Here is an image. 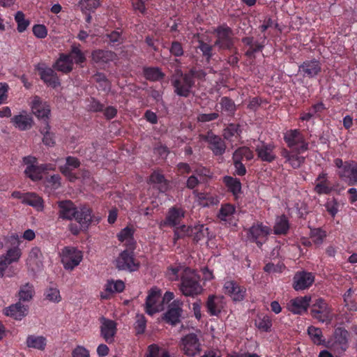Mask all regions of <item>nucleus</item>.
<instances>
[{"mask_svg":"<svg viewBox=\"0 0 357 357\" xmlns=\"http://www.w3.org/2000/svg\"><path fill=\"white\" fill-rule=\"evenodd\" d=\"M193 231H194L193 228H192L190 227H187L184 225H182L179 227H176V228L174 229V243L179 238H182L185 236H192Z\"/></svg>","mask_w":357,"mask_h":357,"instance_id":"obj_31","label":"nucleus"},{"mask_svg":"<svg viewBox=\"0 0 357 357\" xmlns=\"http://www.w3.org/2000/svg\"><path fill=\"white\" fill-rule=\"evenodd\" d=\"M132 236V230L128 227L124 228L118 234V238L120 241L123 242L126 239L131 238Z\"/></svg>","mask_w":357,"mask_h":357,"instance_id":"obj_55","label":"nucleus"},{"mask_svg":"<svg viewBox=\"0 0 357 357\" xmlns=\"http://www.w3.org/2000/svg\"><path fill=\"white\" fill-rule=\"evenodd\" d=\"M308 334L312 338L314 342L317 344H321V337L322 336L321 331L318 328L313 326H310L308 328L307 330Z\"/></svg>","mask_w":357,"mask_h":357,"instance_id":"obj_44","label":"nucleus"},{"mask_svg":"<svg viewBox=\"0 0 357 357\" xmlns=\"http://www.w3.org/2000/svg\"><path fill=\"white\" fill-rule=\"evenodd\" d=\"M22 202L36 208L39 211H43L44 207L43 199L35 193L26 194L23 197Z\"/></svg>","mask_w":357,"mask_h":357,"instance_id":"obj_22","label":"nucleus"},{"mask_svg":"<svg viewBox=\"0 0 357 357\" xmlns=\"http://www.w3.org/2000/svg\"><path fill=\"white\" fill-rule=\"evenodd\" d=\"M301 151L302 150L301 149H297V151H295L294 153L291 154V155L289 158H288V160H286V162H289V164L293 168L299 167L305 160V157L298 155V154L300 153Z\"/></svg>","mask_w":357,"mask_h":357,"instance_id":"obj_35","label":"nucleus"},{"mask_svg":"<svg viewBox=\"0 0 357 357\" xmlns=\"http://www.w3.org/2000/svg\"><path fill=\"white\" fill-rule=\"evenodd\" d=\"M32 113L39 119H43L44 121L47 123V119H48V116L50 113V109L49 106L43 104L40 100L38 97H35L32 107H31Z\"/></svg>","mask_w":357,"mask_h":357,"instance_id":"obj_14","label":"nucleus"},{"mask_svg":"<svg viewBox=\"0 0 357 357\" xmlns=\"http://www.w3.org/2000/svg\"><path fill=\"white\" fill-rule=\"evenodd\" d=\"M314 280V278L311 273H297L294 277V288L296 291L305 289L310 287Z\"/></svg>","mask_w":357,"mask_h":357,"instance_id":"obj_13","label":"nucleus"},{"mask_svg":"<svg viewBox=\"0 0 357 357\" xmlns=\"http://www.w3.org/2000/svg\"><path fill=\"white\" fill-rule=\"evenodd\" d=\"M27 306L22 305L20 301L10 305L4 310L6 316H10L15 319H21L26 314Z\"/></svg>","mask_w":357,"mask_h":357,"instance_id":"obj_18","label":"nucleus"},{"mask_svg":"<svg viewBox=\"0 0 357 357\" xmlns=\"http://www.w3.org/2000/svg\"><path fill=\"white\" fill-rule=\"evenodd\" d=\"M199 48L203 54L208 56V59L211 56L212 46L204 42H200Z\"/></svg>","mask_w":357,"mask_h":357,"instance_id":"obj_60","label":"nucleus"},{"mask_svg":"<svg viewBox=\"0 0 357 357\" xmlns=\"http://www.w3.org/2000/svg\"><path fill=\"white\" fill-rule=\"evenodd\" d=\"M325 181H321L320 183H317L314 188V190L318 194H328L331 189L325 185Z\"/></svg>","mask_w":357,"mask_h":357,"instance_id":"obj_57","label":"nucleus"},{"mask_svg":"<svg viewBox=\"0 0 357 357\" xmlns=\"http://www.w3.org/2000/svg\"><path fill=\"white\" fill-rule=\"evenodd\" d=\"M117 110L113 107H108L105 109L104 114L107 119H110L114 117L116 114Z\"/></svg>","mask_w":357,"mask_h":357,"instance_id":"obj_64","label":"nucleus"},{"mask_svg":"<svg viewBox=\"0 0 357 357\" xmlns=\"http://www.w3.org/2000/svg\"><path fill=\"white\" fill-rule=\"evenodd\" d=\"M215 31L218 39L214 45H218L223 49H231L233 47L232 30L229 27L219 26Z\"/></svg>","mask_w":357,"mask_h":357,"instance_id":"obj_9","label":"nucleus"},{"mask_svg":"<svg viewBox=\"0 0 357 357\" xmlns=\"http://www.w3.org/2000/svg\"><path fill=\"white\" fill-rule=\"evenodd\" d=\"M181 309L178 307L172 306L167 312L164 314V319L171 323L172 325H175L180 321L179 317L181 316Z\"/></svg>","mask_w":357,"mask_h":357,"instance_id":"obj_27","label":"nucleus"},{"mask_svg":"<svg viewBox=\"0 0 357 357\" xmlns=\"http://www.w3.org/2000/svg\"><path fill=\"white\" fill-rule=\"evenodd\" d=\"M144 75L147 79L155 81L162 79L164 74L159 68H150L144 70Z\"/></svg>","mask_w":357,"mask_h":357,"instance_id":"obj_36","label":"nucleus"},{"mask_svg":"<svg viewBox=\"0 0 357 357\" xmlns=\"http://www.w3.org/2000/svg\"><path fill=\"white\" fill-rule=\"evenodd\" d=\"M170 52L175 56H180L183 55V50L181 44L178 41L172 42Z\"/></svg>","mask_w":357,"mask_h":357,"instance_id":"obj_51","label":"nucleus"},{"mask_svg":"<svg viewBox=\"0 0 357 357\" xmlns=\"http://www.w3.org/2000/svg\"><path fill=\"white\" fill-rule=\"evenodd\" d=\"M311 314L313 317L317 319L319 321L324 322L325 321L328 320L330 321L331 319L329 318V311L328 310H320L312 308L311 310Z\"/></svg>","mask_w":357,"mask_h":357,"instance_id":"obj_40","label":"nucleus"},{"mask_svg":"<svg viewBox=\"0 0 357 357\" xmlns=\"http://www.w3.org/2000/svg\"><path fill=\"white\" fill-rule=\"evenodd\" d=\"M36 69L40 73V79L47 85L56 88L60 85V82L56 73L51 68H43L38 64Z\"/></svg>","mask_w":357,"mask_h":357,"instance_id":"obj_11","label":"nucleus"},{"mask_svg":"<svg viewBox=\"0 0 357 357\" xmlns=\"http://www.w3.org/2000/svg\"><path fill=\"white\" fill-rule=\"evenodd\" d=\"M326 236L325 231H322L319 228L310 229V237L316 244L319 245L322 243L323 239Z\"/></svg>","mask_w":357,"mask_h":357,"instance_id":"obj_42","label":"nucleus"},{"mask_svg":"<svg viewBox=\"0 0 357 357\" xmlns=\"http://www.w3.org/2000/svg\"><path fill=\"white\" fill-rule=\"evenodd\" d=\"M11 120L15 126L22 130L29 129L33 123V120L31 117L23 114L15 116Z\"/></svg>","mask_w":357,"mask_h":357,"instance_id":"obj_25","label":"nucleus"},{"mask_svg":"<svg viewBox=\"0 0 357 357\" xmlns=\"http://www.w3.org/2000/svg\"><path fill=\"white\" fill-rule=\"evenodd\" d=\"M21 255L20 250L17 248L10 249L7 251L6 255L1 256V258H5L7 264H10L12 262L17 261Z\"/></svg>","mask_w":357,"mask_h":357,"instance_id":"obj_37","label":"nucleus"},{"mask_svg":"<svg viewBox=\"0 0 357 357\" xmlns=\"http://www.w3.org/2000/svg\"><path fill=\"white\" fill-rule=\"evenodd\" d=\"M53 68L64 73H68L73 70V61L70 56L61 54L53 65Z\"/></svg>","mask_w":357,"mask_h":357,"instance_id":"obj_19","label":"nucleus"},{"mask_svg":"<svg viewBox=\"0 0 357 357\" xmlns=\"http://www.w3.org/2000/svg\"><path fill=\"white\" fill-rule=\"evenodd\" d=\"M224 181L234 195L241 192V184L238 179L234 178L231 176H225L224 178Z\"/></svg>","mask_w":357,"mask_h":357,"instance_id":"obj_34","label":"nucleus"},{"mask_svg":"<svg viewBox=\"0 0 357 357\" xmlns=\"http://www.w3.org/2000/svg\"><path fill=\"white\" fill-rule=\"evenodd\" d=\"M73 357H89V352L84 347L77 346L72 352Z\"/></svg>","mask_w":357,"mask_h":357,"instance_id":"obj_53","label":"nucleus"},{"mask_svg":"<svg viewBox=\"0 0 357 357\" xmlns=\"http://www.w3.org/2000/svg\"><path fill=\"white\" fill-rule=\"evenodd\" d=\"M46 169V165H29L24 173L33 181H37L41 178L40 174Z\"/></svg>","mask_w":357,"mask_h":357,"instance_id":"obj_28","label":"nucleus"},{"mask_svg":"<svg viewBox=\"0 0 357 357\" xmlns=\"http://www.w3.org/2000/svg\"><path fill=\"white\" fill-rule=\"evenodd\" d=\"M82 259V252L74 248L66 247L62 250V263L66 269L73 270Z\"/></svg>","mask_w":357,"mask_h":357,"instance_id":"obj_6","label":"nucleus"},{"mask_svg":"<svg viewBox=\"0 0 357 357\" xmlns=\"http://www.w3.org/2000/svg\"><path fill=\"white\" fill-rule=\"evenodd\" d=\"M116 54L109 50H96L92 53V60L97 63H105L113 61Z\"/></svg>","mask_w":357,"mask_h":357,"instance_id":"obj_20","label":"nucleus"},{"mask_svg":"<svg viewBox=\"0 0 357 357\" xmlns=\"http://www.w3.org/2000/svg\"><path fill=\"white\" fill-rule=\"evenodd\" d=\"M235 134L238 135V125L231 124L224 130L223 136L225 139H229Z\"/></svg>","mask_w":357,"mask_h":357,"instance_id":"obj_49","label":"nucleus"},{"mask_svg":"<svg viewBox=\"0 0 357 357\" xmlns=\"http://www.w3.org/2000/svg\"><path fill=\"white\" fill-rule=\"evenodd\" d=\"M320 70L321 67L317 61H305L299 66V72L303 77H312L317 75Z\"/></svg>","mask_w":357,"mask_h":357,"instance_id":"obj_17","label":"nucleus"},{"mask_svg":"<svg viewBox=\"0 0 357 357\" xmlns=\"http://www.w3.org/2000/svg\"><path fill=\"white\" fill-rule=\"evenodd\" d=\"M34 294L33 286L27 282L20 287L18 293L20 301H29L32 299Z\"/></svg>","mask_w":357,"mask_h":357,"instance_id":"obj_29","label":"nucleus"},{"mask_svg":"<svg viewBox=\"0 0 357 357\" xmlns=\"http://www.w3.org/2000/svg\"><path fill=\"white\" fill-rule=\"evenodd\" d=\"M125 285L121 280H117L115 282H109L107 285L106 290L109 292H121L123 291Z\"/></svg>","mask_w":357,"mask_h":357,"instance_id":"obj_45","label":"nucleus"},{"mask_svg":"<svg viewBox=\"0 0 357 357\" xmlns=\"http://www.w3.org/2000/svg\"><path fill=\"white\" fill-rule=\"evenodd\" d=\"M250 232L253 238H257L261 236H266L268 234V229L262 225H257L250 228Z\"/></svg>","mask_w":357,"mask_h":357,"instance_id":"obj_41","label":"nucleus"},{"mask_svg":"<svg viewBox=\"0 0 357 357\" xmlns=\"http://www.w3.org/2000/svg\"><path fill=\"white\" fill-rule=\"evenodd\" d=\"M220 105L222 109L229 113H233L235 110V105L234 102L227 97H224L221 99Z\"/></svg>","mask_w":357,"mask_h":357,"instance_id":"obj_46","label":"nucleus"},{"mask_svg":"<svg viewBox=\"0 0 357 357\" xmlns=\"http://www.w3.org/2000/svg\"><path fill=\"white\" fill-rule=\"evenodd\" d=\"M33 34L38 38H44L47 36V30L45 25L36 24L33 27Z\"/></svg>","mask_w":357,"mask_h":357,"instance_id":"obj_48","label":"nucleus"},{"mask_svg":"<svg viewBox=\"0 0 357 357\" xmlns=\"http://www.w3.org/2000/svg\"><path fill=\"white\" fill-rule=\"evenodd\" d=\"M182 350L189 356H194L201 351L200 343L197 335L190 333L181 339Z\"/></svg>","mask_w":357,"mask_h":357,"instance_id":"obj_8","label":"nucleus"},{"mask_svg":"<svg viewBox=\"0 0 357 357\" xmlns=\"http://www.w3.org/2000/svg\"><path fill=\"white\" fill-rule=\"evenodd\" d=\"M46 298L52 302H59L61 298L59 291L57 289L52 287H50L48 289Z\"/></svg>","mask_w":357,"mask_h":357,"instance_id":"obj_47","label":"nucleus"},{"mask_svg":"<svg viewBox=\"0 0 357 357\" xmlns=\"http://www.w3.org/2000/svg\"><path fill=\"white\" fill-rule=\"evenodd\" d=\"M60 170L63 174L69 178L70 181L73 182L77 178L68 167H61Z\"/></svg>","mask_w":357,"mask_h":357,"instance_id":"obj_61","label":"nucleus"},{"mask_svg":"<svg viewBox=\"0 0 357 357\" xmlns=\"http://www.w3.org/2000/svg\"><path fill=\"white\" fill-rule=\"evenodd\" d=\"M226 293L231 296L234 301H241L244 299L245 289L240 287L234 281L230 280L225 283Z\"/></svg>","mask_w":357,"mask_h":357,"instance_id":"obj_12","label":"nucleus"},{"mask_svg":"<svg viewBox=\"0 0 357 357\" xmlns=\"http://www.w3.org/2000/svg\"><path fill=\"white\" fill-rule=\"evenodd\" d=\"M136 318L135 328L137 334H142L145 331L146 320L143 314H137Z\"/></svg>","mask_w":357,"mask_h":357,"instance_id":"obj_43","label":"nucleus"},{"mask_svg":"<svg viewBox=\"0 0 357 357\" xmlns=\"http://www.w3.org/2000/svg\"><path fill=\"white\" fill-rule=\"evenodd\" d=\"M132 246L130 250L123 251L116 259V268L119 271L132 272L137 271L139 267V263L134 258Z\"/></svg>","mask_w":357,"mask_h":357,"instance_id":"obj_4","label":"nucleus"},{"mask_svg":"<svg viewBox=\"0 0 357 357\" xmlns=\"http://www.w3.org/2000/svg\"><path fill=\"white\" fill-rule=\"evenodd\" d=\"M234 211V208L231 204H225V206H222V208L220 210L219 216L221 219H225L227 216L231 215Z\"/></svg>","mask_w":357,"mask_h":357,"instance_id":"obj_52","label":"nucleus"},{"mask_svg":"<svg viewBox=\"0 0 357 357\" xmlns=\"http://www.w3.org/2000/svg\"><path fill=\"white\" fill-rule=\"evenodd\" d=\"M208 312L211 315H218L222 310L223 306L221 304L220 298L212 295L209 296L206 302Z\"/></svg>","mask_w":357,"mask_h":357,"instance_id":"obj_23","label":"nucleus"},{"mask_svg":"<svg viewBox=\"0 0 357 357\" xmlns=\"http://www.w3.org/2000/svg\"><path fill=\"white\" fill-rule=\"evenodd\" d=\"M15 19L17 22L18 31L21 33L25 31L29 24V22L25 20L24 13L22 11L17 12Z\"/></svg>","mask_w":357,"mask_h":357,"instance_id":"obj_39","label":"nucleus"},{"mask_svg":"<svg viewBox=\"0 0 357 357\" xmlns=\"http://www.w3.org/2000/svg\"><path fill=\"white\" fill-rule=\"evenodd\" d=\"M100 321L101 322V335L107 342H112L116 333V323L114 321L106 319L104 317H101L100 318Z\"/></svg>","mask_w":357,"mask_h":357,"instance_id":"obj_10","label":"nucleus"},{"mask_svg":"<svg viewBox=\"0 0 357 357\" xmlns=\"http://www.w3.org/2000/svg\"><path fill=\"white\" fill-rule=\"evenodd\" d=\"M272 326V323L268 317H264L257 324V327L264 331H268Z\"/></svg>","mask_w":357,"mask_h":357,"instance_id":"obj_54","label":"nucleus"},{"mask_svg":"<svg viewBox=\"0 0 357 357\" xmlns=\"http://www.w3.org/2000/svg\"><path fill=\"white\" fill-rule=\"evenodd\" d=\"M181 280L180 289L185 296H195L202 292L203 289L199 283V277L194 273L190 275L185 273Z\"/></svg>","mask_w":357,"mask_h":357,"instance_id":"obj_3","label":"nucleus"},{"mask_svg":"<svg viewBox=\"0 0 357 357\" xmlns=\"http://www.w3.org/2000/svg\"><path fill=\"white\" fill-rule=\"evenodd\" d=\"M256 152L258 157L263 161L271 162L275 159V155L272 153V149L270 146L262 144L256 148Z\"/></svg>","mask_w":357,"mask_h":357,"instance_id":"obj_26","label":"nucleus"},{"mask_svg":"<svg viewBox=\"0 0 357 357\" xmlns=\"http://www.w3.org/2000/svg\"><path fill=\"white\" fill-rule=\"evenodd\" d=\"M193 229L192 236H194V241L196 242L204 238L208 234V228L203 225L195 226Z\"/></svg>","mask_w":357,"mask_h":357,"instance_id":"obj_38","label":"nucleus"},{"mask_svg":"<svg viewBox=\"0 0 357 357\" xmlns=\"http://www.w3.org/2000/svg\"><path fill=\"white\" fill-rule=\"evenodd\" d=\"M80 3L88 10L96 9L100 5V0H81Z\"/></svg>","mask_w":357,"mask_h":357,"instance_id":"obj_56","label":"nucleus"},{"mask_svg":"<svg viewBox=\"0 0 357 357\" xmlns=\"http://www.w3.org/2000/svg\"><path fill=\"white\" fill-rule=\"evenodd\" d=\"M274 231L276 234H286L289 229V223L285 215L279 217L274 226Z\"/></svg>","mask_w":357,"mask_h":357,"instance_id":"obj_32","label":"nucleus"},{"mask_svg":"<svg viewBox=\"0 0 357 357\" xmlns=\"http://www.w3.org/2000/svg\"><path fill=\"white\" fill-rule=\"evenodd\" d=\"M310 301L311 297L309 296L297 297L290 301L289 310L294 314H301L303 311L306 312Z\"/></svg>","mask_w":357,"mask_h":357,"instance_id":"obj_16","label":"nucleus"},{"mask_svg":"<svg viewBox=\"0 0 357 357\" xmlns=\"http://www.w3.org/2000/svg\"><path fill=\"white\" fill-rule=\"evenodd\" d=\"M8 86L7 84L0 83V104H1L7 98V91Z\"/></svg>","mask_w":357,"mask_h":357,"instance_id":"obj_62","label":"nucleus"},{"mask_svg":"<svg viewBox=\"0 0 357 357\" xmlns=\"http://www.w3.org/2000/svg\"><path fill=\"white\" fill-rule=\"evenodd\" d=\"M59 207V218L71 220L75 218L83 229L88 227L92 221V211L87 207L77 211L75 204L70 200H62L57 202Z\"/></svg>","mask_w":357,"mask_h":357,"instance_id":"obj_1","label":"nucleus"},{"mask_svg":"<svg viewBox=\"0 0 357 357\" xmlns=\"http://www.w3.org/2000/svg\"><path fill=\"white\" fill-rule=\"evenodd\" d=\"M159 353V347L156 344H151L148 347V354L146 357H157Z\"/></svg>","mask_w":357,"mask_h":357,"instance_id":"obj_63","label":"nucleus"},{"mask_svg":"<svg viewBox=\"0 0 357 357\" xmlns=\"http://www.w3.org/2000/svg\"><path fill=\"white\" fill-rule=\"evenodd\" d=\"M183 217L184 215L182 211L173 208L169 211L166 218L165 224L176 227Z\"/></svg>","mask_w":357,"mask_h":357,"instance_id":"obj_24","label":"nucleus"},{"mask_svg":"<svg viewBox=\"0 0 357 357\" xmlns=\"http://www.w3.org/2000/svg\"><path fill=\"white\" fill-rule=\"evenodd\" d=\"M348 334V331L341 327L336 328L334 339L332 342H328V347L338 354H342L347 348Z\"/></svg>","mask_w":357,"mask_h":357,"instance_id":"obj_5","label":"nucleus"},{"mask_svg":"<svg viewBox=\"0 0 357 357\" xmlns=\"http://www.w3.org/2000/svg\"><path fill=\"white\" fill-rule=\"evenodd\" d=\"M356 170H357L356 163L346 162L343 166L342 170L339 172V175L341 178H347L349 181L350 177L355 174Z\"/></svg>","mask_w":357,"mask_h":357,"instance_id":"obj_33","label":"nucleus"},{"mask_svg":"<svg viewBox=\"0 0 357 357\" xmlns=\"http://www.w3.org/2000/svg\"><path fill=\"white\" fill-rule=\"evenodd\" d=\"M26 344L28 347L44 350L46 346V340L45 338L42 336L35 337L31 335L27 337Z\"/></svg>","mask_w":357,"mask_h":357,"instance_id":"obj_30","label":"nucleus"},{"mask_svg":"<svg viewBox=\"0 0 357 357\" xmlns=\"http://www.w3.org/2000/svg\"><path fill=\"white\" fill-rule=\"evenodd\" d=\"M299 132L296 130H291L287 135L285 136V140L290 148L295 147V149H301L303 151L307 149V144H300Z\"/></svg>","mask_w":357,"mask_h":357,"instance_id":"obj_21","label":"nucleus"},{"mask_svg":"<svg viewBox=\"0 0 357 357\" xmlns=\"http://www.w3.org/2000/svg\"><path fill=\"white\" fill-rule=\"evenodd\" d=\"M45 129H46V131L44 132L43 142L47 146H53L55 142L54 140L53 134L49 132L50 126L48 123H47Z\"/></svg>","mask_w":357,"mask_h":357,"instance_id":"obj_50","label":"nucleus"},{"mask_svg":"<svg viewBox=\"0 0 357 357\" xmlns=\"http://www.w3.org/2000/svg\"><path fill=\"white\" fill-rule=\"evenodd\" d=\"M205 139L211 145V149L215 155H220L223 154L226 145L220 137L214 135L213 132H208Z\"/></svg>","mask_w":357,"mask_h":357,"instance_id":"obj_15","label":"nucleus"},{"mask_svg":"<svg viewBox=\"0 0 357 357\" xmlns=\"http://www.w3.org/2000/svg\"><path fill=\"white\" fill-rule=\"evenodd\" d=\"M149 181L152 183H162L166 181L162 174L155 172L150 176Z\"/></svg>","mask_w":357,"mask_h":357,"instance_id":"obj_58","label":"nucleus"},{"mask_svg":"<svg viewBox=\"0 0 357 357\" xmlns=\"http://www.w3.org/2000/svg\"><path fill=\"white\" fill-rule=\"evenodd\" d=\"M172 84L174 87V92L178 96L187 98L195 82L190 76L183 74L180 69H176L172 77Z\"/></svg>","mask_w":357,"mask_h":357,"instance_id":"obj_2","label":"nucleus"},{"mask_svg":"<svg viewBox=\"0 0 357 357\" xmlns=\"http://www.w3.org/2000/svg\"><path fill=\"white\" fill-rule=\"evenodd\" d=\"M218 117V113L202 114L199 116L198 119L202 122H206L214 120Z\"/></svg>","mask_w":357,"mask_h":357,"instance_id":"obj_59","label":"nucleus"},{"mask_svg":"<svg viewBox=\"0 0 357 357\" xmlns=\"http://www.w3.org/2000/svg\"><path fill=\"white\" fill-rule=\"evenodd\" d=\"M163 310L161 291L156 288L149 291L146 301V312L150 315Z\"/></svg>","mask_w":357,"mask_h":357,"instance_id":"obj_7","label":"nucleus"}]
</instances>
